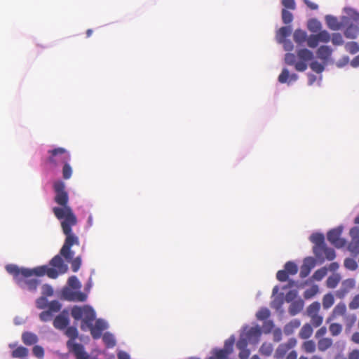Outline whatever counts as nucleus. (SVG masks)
<instances>
[{
	"mask_svg": "<svg viewBox=\"0 0 359 359\" xmlns=\"http://www.w3.org/2000/svg\"><path fill=\"white\" fill-rule=\"evenodd\" d=\"M53 189L55 193L54 201L60 207H54L53 212L60 221L62 232L66 236L61 253L67 255L70 245H79V237L72 232V227L77 224L78 220L72 208L68 205L69 196L65 183L60 180L56 181L53 184Z\"/></svg>",
	"mask_w": 359,
	"mask_h": 359,
	"instance_id": "f257e3e1",
	"label": "nucleus"
},
{
	"mask_svg": "<svg viewBox=\"0 0 359 359\" xmlns=\"http://www.w3.org/2000/svg\"><path fill=\"white\" fill-rule=\"evenodd\" d=\"M72 245L69 246V252L67 255L61 253L63 246L60 250V253L55 255L50 261V265L52 267H48L46 265L37 266L32 269L27 268H20L15 264H8L6 266V271L13 276L15 282L21 285L23 277L43 276L47 275L48 277L55 279L57 278L59 274L65 273L68 270L67 265L64 262L62 257H63L67 262H70L74 257V252L71 250Z\"/></svg>",
	"mask_w": 359,
	"mask_h": 359,
	"instance_id": "f03ea898",
	"label": "nucleus"
},
{
	"mask_svg": "<svg viewBox=\"0 0 359 359\" xmlns=\"http://www.w3.org/2000/svg\"><path fill=\"white\" fill-rule=\"evenodd\" d=\"M320 304L318 302H314L306 309V313L311 318V323L304 324L300 330L299 336L301 339H309L313 334L312 326L315 327H320L323 322V317L319 315Z\"/></svg>",
	"mask_w": 359,
	"mask_h": 359,
	"instance_id": "7ed1b4c3",
	"label": "nucleus"
},
{
	"mask_svg": "<svg viewBox=\"0 0 359 359\" xmlns=\"http://www.w3.org/2000/svg\"><path fill=\"white\" fill-rule=\"evenodd\" d=\"M71 315L75 320H82L81 329L83 331L86 330V325H90L95 319V312L88 305L74 306L71 310Z\"/></svg>",
	"mask_w": 359,
	"mask_h": 359,
	"instance_id": "20e7f679",
	"label": "nucleus"
},
{
	"mask_svg": "<svg viewBox=\"0 0 359 359\" xmlns=\"http://www.w3.org/2000/svg\"><path fill=\"white\" fill-rule=\"evenodd\" d=\"M48 156L46 162L51 168H55L61 164H64L71 159L69 152L62 147L48 150Z\"/></svg>",
	"mask_w": 359,
	"mask_h": 359,
	"instance_id": "39448f33",
	"label": "nucleus"
},
{
	"mask_svg": "<svg viewBox=\"0 0 359 359\" xmlns=\"http://www.w3.org/2000/svg\"><path fill=\"white\" fill-rule=\"evenodd\" d=\"M297 56L300 61L295 64V69L298 72H304L307 69V62L313 57V53L306 48H302L297 51Z\"/></svg>",
	"mask_w": 359,
	"mask_h": 359,
	"instance_id": "423d86ee",
	"label": "nucleus"
},
{
	"mask_svg": "<svg viewBox=\"0 0 359 359\" xmlns=\"http://www.w3.org/2000/svg\"><path fill=\"white\" fill-rule=\"evenodd\" d=\"M342 233V228L337 227L333 229H331L328 231L327 234V238L328 241L335 246L336 248H342L345 246L346 241L345 239L341 238V235Z\"/></svg>",
	"mask_w": 359,
	"mask_h": 359,
	"instance_id": "0eeeda50",
	"label": "nucleus"
},
{
	"mask_svg": "<svg viewBox=\"0 0 359 359\" xmlns=\"http://www.w3.org/2000/svg\"><path fill=\"white\" fill-rule=\"evenodd\" d=\"M351 241L348 250L353 255L359 254V226H353L350 229Z\"/></svg>",
	"mask_w": 359,
	"mask_h": 359,
	"instance_id": "6e6552de",
	"label": "nucleus"
},
{
	"mask_svg": "<svg viewBox=\"0 0 359 359\" xmlns=\"http://www.w3.org/2000/svg\"><path fill=\"white\" fill-rule=\"evenodd\" d=\"M310 241L315 244L313 252L318 258L322 257V248L325 245L324 235L319 233H313L310 236Z\"/></svg>",
	"mask_w": 359,
	"mask_h": 359,
	"instance_id": "1a4fd4ad",
	"label": "nucleus"
},
{
	"mask_svg": "<svg viewBox=\"0 0 359 359\" xmlns=\"http://www.w3.org/2000/svg\"><path fill=\"white\" fill-rule=\"evenodd\" d=\"M106 323L102 319H97L93 325V322L90 323V325H86L90 331V334L93 339H97L102 336V332L107 329Z\"/></svg>",
	"mask_w": 359,
	"mask_h": 359,
	"instance_id": "9d476101",
	"label": "nucleus"
},
{
	"mask_svg": "<svg viewBox=\"0 0 359 359\" xmlns=\"http://www.w3.org/2000/svg\"><path fill=\"white\" fill-rule=\"evenodd\" d=\"M346 306L344 302H339L332 309L331 313L326 319V323H330L338 317L344 316L346 313Z\"/></svg>",
	"mask_w": 359,
	"mask_h": 359,
	"instance_id": "9b49d317",
	"label": "nucleus"
},
{
	"mask_svg": "<svg viewBox=\"0 0 359 359\" xmlns=\"http://www.w3.org/2000/svg\"><path fill=\"white\" fill-rule=\"evenodd\" d=\"M316 265V260L311 257H306L304 259L303 264L301 266L299 276L302 278H306L310 273L311 269Z\"/></svg>",
	"mask_w": 359,
	"mask_h": 359,
	"instance_id": "f8f14e48",
	"label": "nucleus"
},
{
	"mask_svg": "<svg viewBox=\"0 0 359 359\" xmlns=\"http://www.w3.org/2000/svg\"><path fill=\"white\" fill-rule=\"evenodd\" d=\"M332 50L327 46H321L316 50L317 57L326 63L331 57Z\"/></svg>",
	"mask_w": 359,
	"mask_h": 359,
	"instance_id": "ddd939ff",
	"label": "nucleus"
},
{
	"mask_svg": "<svg viewBox=\"0 0 359 359\" xmlns=\"http://www.w3.org/2000/svg\"><path fill=\"white\" fill-rule=\"evenodd\" d=\"M15 344H10L9 347L14 348L11 353V356L13 358H20L27 357L29 354V350L24 346H18L15 348Z\"/></svg>",
	"mask_w": 359,
	"mask_h": 359,
	"instance_id": "4468645a",
	"label": "nucleus"
},
{
	"mask_svg": "<svg viewBox=\"0 0 359 359\" xmlns=\"http://www.w3.org/2000/svg\"><path fill=\"white\" fill-rule=\"evenodd\" d=\"M68 324L69 318L66 315L64 314V311L62 313L56 316L53 320L54 327L58 330L65 329L68 325Z\"/></svg>",
	"mask_w": 359,
	"mask_h": 359,
	"instance_id": "2eb2a0df",
	"label": "nucleus"
},
{
	"mask_svg": "<svg viewBox=\"0 0 359 359\" xmlns=\"http://www.w3.org/2000/svg\"><path fill=\"white\" fill-rule=\"evenodd\" d=\"M297 79L298 76L296 74H290L288 69L285 68L278 76V81L281 83H290L297 81Z\"/></svg>",
	"mask_w": 359,
	"mask_h": 359,
	"instance_id": "dca6fc26",
	"label": "nucleus"
},
{
	"mask_svg": "<svg viewBox=\"0 0 359 359\" xmlns=\"http://www.w3.org/2000/svg\"><path fill=\"white\" fill-rule=\"evenodd\" d=\"M304 302L302 299H298L291 303L288 311L291 316H295L301 312L304 308Z\"/></svg>",
	"mask_w": 359,
	"mask_h": 359,
	"instance_id": "f3484780",
	"label": "nucleus"
},
{
	"mask_svg": "<svg viewBox=\"0 0 359 359\" xmlns=\"http://www.w3.org/2000/svg\"><path fill=\"white\" fill-rule=\"evenodd\" d=\"M29 277H23L22 284L20 285L17 282L16 283L20 285L21 287H27L30 291H34L36 290L37 286L39 285V280L34 278L32 279H27Z\"/></svg>",
	"mask_w": 359,
	"mask_h": 359,
	"instance_id": "a211bd4d",
	"label": "nucleus"
},
{
	"mask_svg": "<svg viewBox=\"0 0 359 359\" xmlns=\"http://www.w3.org/2000/svg\"><path fill=\"white\" fill-rule=\"evenodd\" d=\"M22 341L27 346H32L37 343V336L29 332H25L22 334Z\"/></svg>",
	"mask_w": 359,
	"mask_h": 359,
	"instance_id": "6ab92c4d",
	"label": "nucleus"
},
{
	"mask_svg": "<svg viewBox=\"0 0 359 359\" xmlns=\"http://www.w3.org/2000/svg\"><path fill=\"white\" fill-rule=\"evenodd\" d=\"M333 345V340L330 337H325L318 339L317 346L320 351L324 352L331 348Z\"/></svg>",
	"mask_w": 359,
	"mask_h": 359,
	"instance_id": "aec40b11",
	"label": "nucleus"
},
{
	"mask_svg": "<svg viewBox=\"0 0 359 359\" xmlns=\"http://www.w3.org/2000/svg\"><path fill=\"white\" fill-rule=\"evenodd\" d=\"M325 21L327 27L334 31L340 29L341 24L338 21L337 18L332 15H326Z\"/></svg>",
	"mask_w": 359,
	"mask_h": 359,
	"instance_id": "412c9836",
	"label": "nucleus"
},
{
	"mask_svg": "<svg viewBox=\"0 0 359 359\" xmlns=\"http://www.w3.org/2000/svg\"><path fill=\"white\" fill-rule=\"evenodd\" d=\"M293 39L294 42L299 45H302L306 41L307 34L306 32L302 29H296L293 34Z\"/></svg>",
	"mask_w": 359,
	"mask_h": 359,
	"instance_id": "4be33fe9",
	"label": "nucleus"
},
{
	"mask_svg": "<svg viewBox=\"0 0 359 359\" xmlns=\"http://www.w3.org/2000/svg\"><path fill=\"white\" fill-rule=\"evenodd\" d=\"M334 296L331 292L325 294L322 299L323 307L325 310L330 309L334 304Z\"/></svg>",
	"mask_w": 359,
	"mask_h": 359,
	"instance_id": "5701e85b",
	"label": "nucleus"
},
{
	"mask_svg": "<svg viewBox=\"0 0 359 359\" xmlns=\"http://www.w3.org/2000/svg\"><path fill=\"white\" fill-rule=\"evenodd\" d=\"M359 34V28L356 25H349L344 32V36L347 39H355Z\"/></svg>",
	"mask_w": 359,
	"mask_h": 359,
	"instance_id": "b1692460",
	"label": "nucleus"
},
{
	"mask_svg": "<svg viewBox=\"0 0 359 359\" xmlns=\"http://www.w3.org/2000/svg\"><path fill=\"white\" fill-rule=\"evenodd\" d=\"M291 34V29L290 27H282L277 32V40L279 43H283L288 36Z\"/></svg>",
	"mask_w": 359,
	"mask_h": 359,
	"instance_id": "393cba45",
	"label": "nucleus"
},
{
	"mask_svg": "<svg viewBox=\"0 0 359 359\" xmlns=\"http://www.w3.org/2000/svg\"><path fill=\"white\" fill-rule=\"evenodd\" d=\"M301 325V322L298 319H294L287 324L284 327V332L286 334H290L294 330L298 328Z\"/></svg>",
	"mask_w": 359,
	"mask_h": 359,
	"instance_id": "a878e982",
	"label": "nucleus"
},
{
	"mask_svg": "<svg viewBox=\"0 0 359 359\" xmlns=\"http://www.w3.org/2000/svg\"><path fill=\"white\" fill-rule=\"evenodd\" d=\"M329 331L332 337L339 336L343 330L342 325L338 323H330Z\"/></svg>",
	"mask_w": 359,
	"mask_h": 359,
	"instance_id": "bb28decb",
	"label": "nucleus"
},
{
	"mask_svg": "<svg viewBox=\"0 0 359 359\" xmlns=\"http://www.w3.org/2000/svg\"><path fill=\"white\" fill-rule=\"evenodd\" d=\"M273 351V345L271 343L264 342L259 348V353L261 355L269 357L270 356Z\"/></svg>",
	"mask_w": 359,
	"mask_h": 359,
	"instance_id": "cd10ccee",
	"label": "nucleus"
},
{
	"mask_svg": "<svg viewBox=\"0 0 359 359\" xmlns=\"http://www.w3.org/2000/svg\"><path fill=\"white\" fill-rule=\"evenodd\" d=\"M344 48L346 52L351 55L356 54L359 52V45L355 41L347 42L344 46Z\"/></svg>",
	"mask_w": 359,
	"mask_h": 359,
	"instance_id": "c85d7f7f",
	"label": "nucleus"
},
{
	"mask_svg": "<svg viewBox=\"0 0 359 359\" xmlns=\"http://www.w3.org/2000/svg\"><path fill=\"white\" fill-rule=\"evenodd\" d=\"M318 292V286L317 285H313L310 288H308L304 291L303 296L306 299H309L316 295Z\"/></svg>",
	"mask_w": 359,
	"mask_h": 359,
	"instance_id": "c756f323",
	"label": "nucleus"
},
{
	"mask_svg": "<svg viewBox=\"0 0 359 359\" xmlns=\"http://www.w3.org/2000/svg\"><path fill=\"white\" fill-rule=\"evenodd\" d=\"M102 340L106 346L108 348L114 347L116 345V341L113 334L109 332H106L103 334Z\"/></svg>",
	"mask_w": 359,
	"mask_h": 359,
	"instance_id": "7c9ffc66",
	"label": "nucleus"
},
{
	"mask_svg": "<svg viewBox=\"0 0 359 359\" xmlns=\"http://www.w3.org/2000/svg\"><path fill=\"white\" fill-rule=\"evenodd\" d=\"M316 345L312 340L305 341L302 344V349L307 353H313L316 351Z\"/></svg>",
	"mask_w": 359,
	"mask_h": 359,
	"instance_id": "2f4dec72",
	"label": "nucleus"
},
{
	"mask_svg": "<svg viewBox=\"0 0 359 359\" xmlns=\"http://www.w3.org/2000/svg\"><path fill=\"white\" fill-rule=\"evenodd\" d=\"M284 270L288 272L289 275H295L298 272V267L294 262L289 261L285 263Z\"/></svg>",
	"mask_w": 359,
	"mask_h": 359,
	"instance_id": "473e14b6",
	"label": "nucleus"
},
{
	"mask_svg": "<svg viewBox=\"0 0 359 359\" xmlns=\"http://www.w3.org/2000/svg\"><path fill=\"white\" fill-rule=\"evenodd\" d=\"M340 281L339 275H332L326 280L327 287L331 289L335 288Z\"/></svg>",
	"mask_w": 359,
	"mask_h": 359,
	"instance_id": "72a5a7b5",
	"label": "nucleus"
},
{
	"mask_svg": "<svg viewBox=\"0 0 359 359\" xmlns=\"http://www.w3.org/2000/svg\"><path fill=\"white\" fill-rule=\"evenodd\" d=\"M46 307L53 314V313H57L60 311L62 304L57 300H53L47 304Z\"/></svg>",
	"mask_w": 359,
	"mask_h": 359,
	"instance_id": "f704fd0d",
	"label": "nucleus"
},
{
	"mask_svg": "<svg viewBox=\"0 0 359 359\" xmlns=\"http://www.w3.org/2000/svg\"><path fill=\"white\" fill-rule=\"evenodd\" d=\"M323 254L325 255V258L329 261L333 260L336 257L334 250L327 247L326 245L324 246V248H322V255Z\"/></svg>",
	"mask_w": 359,
	"mask_h": 359,
	"instance_id": "c9c22d12",
	"label": "nucleus"
},
{
	"mask_svg": "<svg viewBox=\"0 0 359 359\" xmlns=\"http://www.w3.org/2000/svg\"><path fill=\"white\" fill-rule=\"evenodd\" d=\"M316 35L321 43H328L331 39V35L326 30H321Z\"/></svg>",
	"mask_w": 359,
	"mask_h": 359,
	"instance_id": "e433bc0d",
	"label": "nucleus"
},
{
	"mask_svg": "<svg viewBox=\"0 0 359 359\" xmlns=\"http://www.w3.org/2000/svg\"><path fill=\"white\" fill-rule=\"evenodd\" d=\"M327 269L325 267L316 270L312 276L315 280L320 281L327 275Z\"/></svg>",
	"mask_w": 359,
	"mask_h": 359,
	"instance_id": "4c0bfd02",
	"label": "nucleus"
},
{
	"mask_svg": "<svg viewBox=\"0 0 359 359\" xmlns=\"http://www.w3.org/2000/svg\"><path fill=\"white\" fill-rule=\"evenodd\" d=\"M72 168L69 163V161H67L63 164L62 168V177L65 180H68L72 177Z\"/></svg>",
	"mask_w": 359,
	"mask_h": 359,
	"instance_id": "58836bf2",
	"label": "nucleus"
},
{
	"mask_svg": "<svg viewBox=\"0 0 359 359\" xmlns=\"http://www.w3.org/2000/svg\"><path fill=\"white\" fill-rule=\"evenodd\" d=\"M307 46L309 48H315L318 46L320 43L318 38L316 34H311L306 39Z\"/></svg>",
	"mask_w": 359,
	"mask_h": 359,
	"instance_id": "ea45409f",
	"label": "nucleus"
},
{
	"mask_svg": "<svg viewBox=\"0 0 359 359\" xmlns=\"http://www.w3.org/2000/svg\"><path fill=\"white\" fill-rule=\"evenodd\" d=\"M282 20L284 24H290L293 20V15L286 9H283L281 12Z\"/></svg>",
	"mask_w": 359,
	"mask_h": 359,
	"instance_id": "a19ab883",
	"label": "nucleus"
},
{
	"mask_svg": "<svg viewBox=\"0 0 359 359\" xmlns=\"http://www.w3.org/2000/svg\"><path fill=\"white\" fill-rule=\"evenodd\" d=\"M68 285L73 289H80L81 287V285L78 280L77 277L75 276H72L69 278L67 281Z\"/></svg>",
	"mask_w": 359,
	"mask_h": 359,
	"instance_id": "79ce46f5",
	"label": "nucleus"
},
{
	"mask_svg": "<svg viewBox=\"0 0 359 359\" xmlns=\"http://www.w3.org/2000/svg\"><path fill=\"white\" fill-rule=\"evenodd\" d=\"M311 69L316 73L320 74L325 69L324 65L318 62V61H313L310 63Z\"/></svg>",
	"mask_w": 359,
	"mask_h": 359,
	"instance_id": "37998d69",
	"label": "nucleus"
},
{
	"mask_svg": "<svg viewBox=\"0 0 359 359\" xmlns=\"http://www.w3.org/2000/svg\"><path fill=\"white\" fill-rule=\"evenodd\" d=\"M288 351L289 348L283 343L280 344L276 351V358H282Z\"/></svg>",
	"mask_w": 359,
	"mask_h": 359,
	"instance_id": "c03bdc74",
	"label": "nucleus"
},
{
	"mask_svg": "<svg viewBox=\"0 0 359 359\" xmlns=\"http://www.w3.org/2000/svg\"><path fill=\"white\" fill-rule=\"evenodd\" d=\"M72 265V269L74 272H76L79 271V269L81 267V256H78L75 258L72 259V260L69 262Z\"/></svg>",
	"mask_w": 359,
	"mask_h": 359,
	"instance_id": "a18cd8bd",
	"label": "nucleus"
},
{
	"mask_svg": "<svg viewBox=\"0 0 359 359\" xmlns=\"http://www.w3.org/2000/svg\"><path fill=\"white\" fill-rule=\"evenodd\" d=\"M270 316V311L266 308L261 309L256 314V317L258 320H264L267 319Z\"/></svg>",
	"mask_w": 359,
	"mask_h": 359,
	"instance_id": "49530a36",
	"label": "nucleus"
},
{
	"mask_svg": "<svg viewBox=\"0 0 359 359\" xmlns=\"http://www.w3.org/2000/svg\"><path fill=\"white\" fill-rule=\"evenodd\" d=\"M344 266L347 269L355 271L358 268V264L353 259L346 258L344 260Z\"/></svg>",
	"mask_w": 359,
	"mask_h": 359,
	"instance_id": "de8ad7c7",
	"label": "nucleus"
},
{
	"mask_svg": "<svg viewBox=\"0 0 359 359\" xmlns=\"http://www.w3.org/2000/svg\"><path fill=\"white\" fill-rule=\"evenodd\" d=\"M332 42L335 46H341L344 43L343 37L339 33H334L331 36Z\"/></svg>",
	"mask_w": 359,
	"mask_h": 359,
	"instance_id": "09e8293b",
	"label": "nucleus"
},
{
	"mask_svg": "<svg viewBox=\"0 0 359 359\" xmlns=\"http://www.w3.org/2000/svg\"><path fill=\"white\" fill-rule=\"evenodd\" d=\"M308 28L310 31L316 32L317 31H319L320 29L321 25L318 20H311L309 22Z\"/></svg>",
	"mask_w": 359,
	"mask_h": 359,
	"instance_id": "8fccbe9b",
	"label": "nucleus"
},
{
	"mask_svg": "<svg viewBox=\"0 0 359 359\" xmlns=\"http://www.w3.org/2000/svg\"><path fill=\"white\" fill-rule=\"evenodd\" d=\"M297 57L293 53H286L285 55V62L286 64L289 65H294L295 67V64H297Z\"/></svg>",
	"mask_w": 359,
	"mask_h": 359,
	"instance_id": "3c124183",
	"label": "nucleus"
},
{
	"mask_svg": "<svg viewBox=\"0 0 359 359\" xmlns=\"http://www.w3.org/2000/svg\"><path fill=\"white\" fill-rule=\"evenodd\" d=\"M73 297L74 299L72 302H83L87 299V295L85 293L80 291H74Z\"/></svg>",
	"mask_w": 359,
	"mask_h": 359,
	"instance_id": "603ef678",
	"label": "nucleus"
},
{
	"mask_svg": "<svg viewBox=\"0 0 359 359\" xmlns=\"http://www.w3.org/2000/svg\"><path fill=\"white\" fill-rule=\"evenodd\" d=\"M74 291H72L69 287H65L62 291V295L64 297L65 299L72 302L73 301V295H74Z\"/></svg>",
	"mask_w": 359,
	"mask_h": 359,
	"instance_id": "864d4df0",
	"label": "nucleus"
},
{
	"mask_svg": "<svg viewBox=\"0 0 359 359\" xmlns=\"http://www.w3.org/2000/svg\"><path fill=\"white\" fill-rule=\"evenodd\" d=\"M281 4L284 7L283 9L295 10L296 3L294 0H282Z\"/></svg>",
	"mask_w": 359,
	"mask_h": 359,
	"instance_id": "5fc2aeb1",
	"label": "nucleus"
},
{
	"mask_svg": "<svg viewBox=\"0 0 359 359\" xmlns=\"http://www.w3.org/2000/svg\"><path fill=\"white\" fill-rule=\"evenodd\" d=\"M351 310H356L359 308V293L355 294L348 304Z\"/></svg>",
	"mask_w": 359,
	"mask_h": 359,
	"instance_id": "6e6d98bb",
	"label": "nucleus"
},
{
	"mask_svg": "<svg viewBox=\"0 0 359 359\" xmlns=\"http://www.w3.org/2000/svg\"><path fill=\"white\" fill-rule=\"evenodd\" d=\"M230 354L231 353L224 348L216 350L215 352V356L217 359H227Z\"/></svg>",
	"mask_w": 359,
	"mask_h": 359,
	"instance_id": "4d7b16f0",
	"label": "nucleus"
},
{
	"mask_svg": "<svg viewBox=\"0 0 359 359\" xmlns=\"http://www.w3.org/2000/svg\"><path fill=\"white\" fill-rule=\"evenodd\" d=\"M356 321V316L354 314L349 315L345 318V325L347 329H351Z\"/></svg>",
	"mask_w": 359,
	"mask_h": 359,
	"instance_id": "13d9d810",
	"label": "nucleus"
},
{
	"mask_svg": "<svg viewBox=\"0 0 359 359\" xmlns=\"http://www.w3.org/2000/svg\"><path fill=\"white\" fill-rule=\"evenodd\" d=\"M235 339L233 337H230L225 341L224 349L226 350L229 353L233 352V347L234 345Z\"/></svg>",
	"mask_w": 359,
	"mask_h": 359,
	"instance_id": "bf43d9fd",
	"label": "nucleus"
},
{
	"mask_svg": "<svg viewBox=\"0 0 359 359\" xmlns=\"http://www.w3.org/2000/svg\"><path fill=\"white\" fill-rule=\"evenodd\" d=\"M289 276L288 272L280 270L276 273V278L280 282H285L288 280Z\"/></svg>",
	"mask_w": 359,
	"mask_h": 359,
	"instance_id": "052dcab7",
	"label": "nucleus"
},
{
	"mask_svg": "<svg viewBox=\"0 0 359 359\" xmlns=\"http://www.w3.org/2000/svg\"><path fill=\"white\" fill-rule=\"evenodd\" d=\"M33 354L38 358H43L44 355V350L40 346H34L32 349Z\"/></svg>",
	"mask_w": 359,
	"mask_h": 359,
	"instance_id": "680f3d73",
	"label": "nucleus"
},
{
	"mask_svg": "<svg viewBox=\"0 0 359 359\" xmlns=\"http://www.w3.org/2000/svg\"><path fill=\"white\" fill-rule=\"evenodd\" d=\"M53 314L48 310L41 312L39 318L41 321L46 322L52 319Z\"/></svg>",
	"mask_w": 359,
	"mask_h": 359,
	"instance_id": "e2e57ef3",
	"label": "nucleus"
},
{
	"mask_svg": "<svg viewBox=\"0 0 359 359\" xmlns=\"http://www.w3.org/2000/svg\"><path fill=\"white\" fill-rule=\"evenodd\" d=\"M247 337L251 338L252 337H258L261 334V331L259 327H251L247 332Z\"/></svg>",
	"mask_w": 359,
	"mask_h": 359,
	"instance_id": "0e129e2a",
	"label": "nucleus"
},
{
	"mask_svg": "<svg viewBox=\"0 0 359 359\" xmlns=\"http://www.w3.org/2000/svg\"><path fill=\"white\" fill-rule=\"evenodd\" d=\"M327 327L325 326H323L320 327L315 334V337L317 339L325 338L324 336L327 334Z\"/></svg>",
	"mask_w": 359,
	"mask_h": 359,
	"instance_id": "69168bd1",
	"label": "nucleus"
},
{
	"mask_svg": "<svg viewBox=\"0 0 359 359\" xmlns=\"http://www.w3.org/2000/svg\"><path fill=\"white\" fill-rule=\"evenodd\" d=\"M47 306V299L44 297H41L36 300V306L40 309H43Z\"/></svg>",
	"mask_w": 359,
	"mask_h": 359,
	"instance_id": "338daca9",
	"label": "nucleus"
},
{
	"mask_svg": "<svg viewBox=\"0 0 359 359\" xmlns=\"http://www.w3.org/2000/svg\"><path fill=\"white\" fill-rule=\"evenodd\" d=\"M348 359H359V349L355 348L348 353Z\"/></svg>",
	"mask_w": 359,
	"mask_h": 359,
	"instance_id": "774afa93",
	"label": "nucleus"
}]
</instances>
